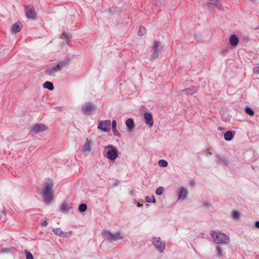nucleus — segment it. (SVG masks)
Instances as JSON below:
<instances>
[{
    "mask_svg": "<svg viewBox=\"0 0 259 259\" xmlns=\"http://www.w3.org/2000/svg\"><path fill=\"white\" fill-rule=\"evenodd\" d=\"M42 185V188H38V193L42 195L44 201L46 203L50 204L54 201L53 181L50 179H46L44 181Z\"/></svg>",
    "mask_w": 259,
    "mask_h": 259,
    "instance_id": "f257e3e1",
    "label": "nucleus"
},
{
    "mask_svg": "<svg viewBox=\"0 0 259 259\" xmlns=\"http://www.w3.org/2000/svg\"><path fill=\"white\" fill-rule=\"evenodd\" d=\"M210 235L213 241L217 244H228L230 238L227 234L219 231H211Z\"/></svg>",
    "mask_w": 259,
    "mask_h": 259,
    "instance_id": "f03ea898",
    "label": "nucleus"
},
{
    "mask_svg": "<svg viewBox=\"0 0 259 259\" xmlns=\"http://www.w3.org/2000/svg\"><path fill=\"white\" fill-rule=\"evenodd\" d=\"M103 155L107 159L115 160L118 156L117 149L112 145H108L104 147Z\"/></svg>",
    "mask_w": 259,
    "mask_h": 259,
    "instance_id": "7ed1b4c3",
    "label": "nucleus"
},
{
    "mask_svg": "<svg viewBox=\"0 0 259 259\" xmlns=\"http://www.w3.org/2000/svg\"><path fill=\"white\" fill-rule=\"evenodd\" d=\"M102 236L105 240L110 242L121 240L124 238V236L121 234L119 232L111 233L108 230L104 231L102 233Z\"/></svg>",
    "mask_w": 259,
    "mask_h": 259,
    "instance_id": "20e7f679",
    "label": "nucleus"
},
{
    "mask_svg": "<svg viewBox=\"0 0 259 259\" xmlns=\"http://www.w3.org/2000/svg\"><path fill=\"white\" fill-rule=\"evenodd\" d=\"M152 245L159 253H162L165 249L166 243L159 237H153L151 239Z\"/></svg>",
    "mask_w": 259,
    "mask_h": 259,
    "instance_id": "39448f33",
    "label": "nucleus"
},
{
    "mask_svg": "<svg viewBox=\"0 0 259 259\" xmlns=\"http://www.w3.org/2000/svg\"><path fill=\"white\" fill-rule=\"evenodd\" d=\"M111 121L110 120H99L98 129L105 133H108L110 130Z\"/></svg>",
    "mask_w": 259,
    "mask_h": 259,
    "instance_id": "423d86ee",
    "label": "nucleus"
},
{
    "mask_svg": "<svg viewBox=\"0 0 259 259\" xmlns=\"http://www.w3.org/2000/svg\"><path fill=\"white\" fill-rule=\"evenodd\" d=\"M96 108L94 105L90 102L84 104L81 107V111L83 114L90 115L95 110Z\"/></svg>",
    "mask_w": 259,
    "mask_h": 259,
    "instance_id": "0eeeda50",
    "label": "nucleus"
},
{
    "mask_svg": "<svg viewBox=\"0 0 259 259\" xmlns=\"http://www.w3.org/2000/svg\"><path fill=\"white\" fill-rule=\"evenodd\" d=\"M48 127L44 124H36L34 125L31 131L32 134H36L47 130Z\"/></svg>",
    "mask_w": 259,
    "mask_h": 259,
    "instance_id": "6e6552de",
    "label": "nucleus"
},
{
    "mask_svg": "<svg viewBox=\"0 0 259 259\" xmlns=\"http://www.w3.org/2000/svg\"><path fill=\"white\" fill-rule=\"evenodd\" d=\"M26 15L28 18L32 20L36 18V13L34 8L32 6H28L25 8Z\"/></svg>",
    "mask_w": 259,
    "mask_h": 259,
    "instance_id": "1a4fd4ad",
    "label": "nucleus"
},
{
    "mask_svg": "<svg viewBox=\"0 0 259 259\" xmlns=\"http://www.w3.org/2000/svg\"><path fill=\"white\" fill-rule=\"evenodd\" d=\"M188 194V190L186 188L181 187L179 188L178 199L182 201L184 200Z\"/></svg>",
    "mask_w": 259,
    "mask_h": 259,
    "instance_id": "9d476101",
    "label": "nucleus"
},
{
    "mask_svg": "<svg viewBox=\"0 0 259 259\" xmlns=\"http://www.w3.org/2000/svg\"><path fill=\"white\" fill-rule=\"evenodd\" d=\"M91 145H92V142L89 139H87L85 140L84 144L82 146V152H83V153L90 152L92 149Z\"/></svg>",
    "mask_w": 259,
    "mask_h": 259,
    "instance_id": "9b49d317",
    "label": "nucleus"
},
{
    "mask_svg": "<svg viewBox=\"0 0 259 259\" xmlns=\"http://www.w3.org/2000/svg\"><path fill=\"white\" fill-rule=\"evenodd\" d=\"M144 116L146 124L150 127H152L153 125V120L152 114L149 112H145Z\"/></svg>",
    "mask_w": 259,
    "mask_h": 259,
    "instance_id": "f8f14e48",
    "label": "nucleus"
},
{
    "mask_svg": "<svg viewBox=\"0 0 259 259\" xmlns=\"http://www.w3.org/2000/svg\"><path fill=\"white\" fill-rule=\"evenodd\" d=\"M53 231L56 235L59 237H68L70 234V232H64L60 228H54L53 229Z\"/></svg>",
    "mask_w": 259,
    "mask_h": 259,
    "instance_id": "ddd939ff",
    "label": "nucleus"
},
{
    "mask_svg": "<svg viewBox=\"0 0 259 259\" xmlns=\"http://www.w3.org/2000/svg\"><path fill=\"white\" fill-rule=\"evenodd\" d=\"M60 70V67L57 65L52 66L46 70V73L49 75H54L55 73Z\"/></svg>",
    "mask_w": 259,
    "mask_h": 259,
    "instance_id": "4468645a",
    "label": "nucleus"
},
{
    "mask_svg": "<svg viewBox=\"0 0 259 259\" xmlns=\"http://www.w3.org/2000/svg\"><path fill=\"white\" fill-rule=\"evenodd\" d=\"M207 4L209 7L213 8L216 7L219 9H223L222 8V5L219 2V0H208Z\"/></svg>",
    "mask_w": 259,
    "mask_h": 259,
    "instance_id": "2eb2a0df",
    "label": "nucleus"
},
{
    "mask_svg": "<svg viewBox=\"0 0 259 259\" xmlns=\"http://www.w3.org/2000/svg\"><path fill=\"white\" fill-rule=\"evenodd\" d=\"M197 91V89L194 87H192L187 89L182 90L180 92L182 94L193 95Z\"/></svg>",
    "mask_w": 259,
    "mask_h": 259,
    "instance_id": "dca6fc26",
    "label": "nucleus"
},
{
    "mask_svg": "<svg viewBox=\"0 0 259 259\" xmlns=\"http://www.w3.org/2000/svg\"><path fill=\"white\" fill-rule=\"evenodd\" d=\"M229 42L231 46L234 47L238 45L239 42V39L236 35H231L229 39Z\"/></svg>",
    "mask_w": 259,
    "mask_h": 259,
    "instance_id": "f3484780",
    "label": "nucleus"
},
{
    "mask_svg": "<svg viewBox=\"0 0 259 259\" xmlns=\"http://www.w3.org/2000/svg\"><path fill=\"white\" fill-rule=\"evenodd\" d=\"M22 26L23 25L22 23L18 21L12 25L11 29L13 33H17L21 30Z\"/></svg>",
    "mask_w": 259,
    "mask_h": 259,
    "instance_id": "a211bd4d",
    "label": "nucleus"
},
{
    "mask_svg": "<svg viewBox=\"0 0 259 259\" xmlns=\"http://www.w3.org/2000/svg\"><path fill=\"white\" fill-rule=\"evenodd\" d=\"M70 204L66 202H63L60 206L61 211L63 213L68 212L70 209Z\"/></svg>",
    "mask_w": 259,
    "mask_h": 259,
    "instance_id": "6ab92c4d",
    "label": "nucleus"
},
{
    "mask_svg": "<svg viewBox=\"0 0 259 259\" xmlns=\"http://www.w3.org/2000/svg\"><path fill=\"white\" fill-rule=\"evenodd\" d=\"M117 123L116 120H113L112 122V128L114 136L120 137V134L116 128Z\"/></svg>",
    "mask_w": 259,
    "mask_h": 259,
    "instance_id": "aec40b11",
    "label": "nucleus"
},
{
    "mask_svg": "<svg viewBox=\"0 0 259 259\" xmlns=\"http://www.w3.org/2000/svg\"><path fill=\"white\" fill-rule=\"evenodd\" d=\"M125 124H126L129 131L132 132V131H133L134 128V120L132 119H131V118L128 119L126 121Z\"/></svg>",
    "mask_w": 259,
    "mask_h": 259,
    "instance_id": "412c9836",
    "label": "nucleus"
},
{
    "mask_svg": "<svg viewBox=\"0 0 259 259\" xmlns=\"http://www.w3.org/2000/svg\"><path fill=\"white\" fill-rule=\"evenodd\" d=\"M231 218L233 220L237 221L240 219V214L238 211L234 210L231 212Z\"/></svg>",
    "mask_w": 259,
    "mask_h": 259,
    "instance_id": "4be33fe9",
    "label": "nucleus"
},
{
    "mask_svg": "<svg viewBox=\"0 0 259 259\" xmlns=\"http://www.w3.org/2000/svg\"><path fill=\"white\" fill-rule=\"evenodd\" d=\"M234 136V134L231 131H228L225 133L224 138L225 140L230 141L233 139Z\"/></svg>",
    "mask_w": 259,
    "mask_h": 259,
    "instance_id": "5701e85b",
    "label": "nucleus"
},
{
    "mask_svg": "<svg viewBox=\"0 0 259 259\" xmlns=\"http://www.w3.org/2000/svg\"><path fill=\"white\" fill-rule=\"evenodd\" d=\"M153 49L154 51L160 52L161 50L163 49V47L160 46L159 42L154 41L153 42Z\"/></svg>",
    "mask_w": 259,
    "mask_h": 259,
    "instance_id": "b1692460",
    "label": "nucleus"
},
{
    "mask_svg": "<svg viewBox=\"0 0 259 259\" xmlns=\"http://www.w3.org/2000/svg\"><path fill=\"white\" fill-rule=\"evenodd\" d=\"M44 88L48 89L50 91L53 90L54 88L53 83L49 81L45 82L44 84Z\"/></svg>",
    "mask_w": 259,
    "mask_h": 259,
    "instance_id": "393cba45",
    "label": "nucleus"
},
{
    "mask_svg": "<svg viewBox=\"0 0 259 259\" xmlns=\"http://www.w3.org/2000/svg\"><path fill=\"white\" fill-rule=\"evenodd\" d=\"M69 64V60H64L62 61L59 62L58 64H57L58 66H59V67H60V70L62 68L66 67Z\"/></svg>",
    "mask_w": 259,
    "mask_h": 259,
    "instance_id": "a878e982",
    "label": "nucleus"
},
{
    "mask_svg": "<svg viewBox=\"0 0 259 259\" xmlns=\"http://www.w3.org/2000/svg\"><path fill=\"white\" fill-rule=\"evenodd\" d=\"M158 165L160 167H165L167 166L168 163L166 160L164 159H161L158 161Z\"/></svg>",
    "mask_w": 259,
    "mask_h": 259,
    "instance_id": "bb28decb",
    "label": "nucleus"
},
{
    "mask_svg": "<svg viewBox=\"0 0 259 259\" xmlns=\"http://www.w3.org/2000/svg\"><path fill=\"white\" fill-rule=\"evenodd\" d=\"M245 112L250 116H252L254 115V111L253 110L249 107H246L245 108Z\"/></svg>",
    "mask_w": 259,
    "mask_h": 259,
    "instance_id": "cd10ccee",
    "label": "nucleus"
},
{
    "mask_svg": "<svg viewBox=\"0 0 259 259\" xmlns=\"http://www.w3.org/2000/svg\"><path fill=\"white\" fill-rule=\"evenodd\" d=\"M78 209L80 212H83L87 210V205L84 203L81 204L79 205Z\"/></svg>",
    "mask_w": 259,
    "mask_h": 259,
    "instance_id": "c85d7f7f",
    "label": "nucleus"
},
{
    "mask_svg": "<svg viewBox=\"0 0 259 259\" xmlns=\"http://www.w3.org/2000/svg\"><path fill=\"white\" fill-rule=\"evenodd\" d=\"M164 191V188L163 187L160 186L157 188L156 190V194L158 195H161Z\"/></svg>",
    "mask_w": 259,
    "mask_h": 259,
    "instance_id": "c756f323",
    "label": "nucleus"
},
{
    "mask_svg": "<svg viewBox=\"0 0 259 259\" xmlns=\"http://www.w3.org/2000/svg\"><path fill=\"white\" fill-rule=\"evenodd\" d=\"M146 28L143 26H141L138 31V35L140 36H142L146 33Z\"/></svg>",
    "mask_w": 259,
    "mask_h": 259,
    "instance_id": "7c9ffc66",
    "label": "nucleus"
},
{
    "mask_svg": "<svg viewBox=\"0 0 259 259\" xmlns=\"http://www.w3.org/2000/svg\"><path fill=\"white\" fill-rule=\"evenodd\" d=\"M145 201L148 203L155 202V199L153 196L151 197L150 196H146L145 197Z\"/></svg>",
    "mask_w": 259,
    "mask_h": 259,
    "instance_id": "2f4dec72",
    "label": "nucleus"
},
{
    "mask_svg": "<svg viewBox=\"0 0 259 259\" xmlns=\"http://www.w3.org/2000/svg\"><path fill=\"white\" fill-rule=\"evenodd\" d=\"M24 252L26 255V259H33V256L30 251L25 250Z\"/></svg>",
    "mask_w": 259,
    "mask_h": 259,
    "instance_id": "473e14b6",
    "label": "nucleus"
},
{
    "mask_svg": "<svg viewBox=\"0 0 259 259\" xmlns=\"http://www.w3.org/2000/svg\"><path fill=\"white\" fill-rule=\"evenodd\" d=\"M216 249L217 256L219 257H221L223 255L222 249L220 246H217L216 247Z\"/></svg>",
    "mask_w": 259,
    "mask_h": 259,
    "instance_id": "72a5a7b5",
    "label": "nucleus"
},
{
    "mask_svg": "<svg viewBox=\"0 0 259 259\" xmlns=\"http://www.w3.org/2000/svg\"><path fill=\"white\" fill-rule=\"evenodd\" d=\"M159 52L154 51V52L151 55H150V59H156L159 56Z\"/></svg>",
    "mask_w": 259,
    "mask_h": 259,
    "instance_id": "f704fd0d",
    "label": "nucleus"
},
{
    "mask_svg": "<svg viewBox=\"0 0 259 259\" xmlns=\"http://www.w3.org/2000/svg\"><path fill=\"white\" fill-rule=\"evenodd\" d=\"M62 35L65 38V39H66V40H69L70 38H71V35L66 33H63Z\"/></svg>",
    "mask_w": 259,
    "mask_h": 259,
    "instance_id": "c9c22d12",
    "label": "nucleus"
},
{
    "mask_svg": "<svg viewBox=\"0 0 259 259\" xmlns=\"http://www.w3.org/2000/svg\"><path fill=\"white\" fill-rule=\"evenodd\" d=\"M2 253H5L10 251V249L9 248H4L2 249Z\"/></svg>",
    "mask_w": 259,
    "mask_h": 259,
    "instance_id": "e433bc0d",
    "label": "nucleus"
},
{
    "mask_svg": "<svg viewBox=\"0 0 259 259\" xmlns=\"http://www.w3.org/2000/svg\"><path fill=\"white\" fill-rule=\"evenodd\" d=\"M253 71L254 73H259V67L254 68L253 69Z\"/></svg>",
    "mask_w": 259,
    "mask_h": 259,
    "instance_id": "4c0bfd02",
    "label": "nucleus"
},
{
    "mask_svg": "<svg viewBox=\"0 0 259 259\" xmlns=\"http://www.w3.org/2000/svg\"><path fill=\"white\" fill-rule=\"evenodd\" d=\"M48 224V222L47 221H44L43 222H42L41 225L42 226L46 227V226H47Z\"/></svg>",
    "mask_w": 259,
    "mask_h": 259,
    "instance_id": "58836bf2",
    "label": "nucleus"
},
{
    "mask_svg": "<svg viewBox=\"0 0 259 259\" xmlns=\"http://www.w3.org/2000/svg\"><path fill=\"white\" fill-rule=\"evenodd\" d=\"M255 227L256 228L259 229V221L255 222Z\"/></svg>",
    "mask_w": 259,
    "mask_h": 259,
    "instance_id": "ea45409f",
    "label": "nucleus"
},
{
    "mask_svg": "<svg viewBox=\"0 0 259 259\" xmlns=\"http://www.w3.org/2000/svg\"><path fill=\"white\" fill-rule=\"evenodd\" d=\"M0 213H1L0 217H2V215H5V214H6L5 212L4 211H1L0 212Z\"/></svg>",
    "mask_w": 259,
    "mask_h": 259,
    "instance_id": "a19ab883",
    "label": "nucleus"
},
{
    "mask_svg": "<svg viewBox=\"0 0 259 259\" xmlns=\"http://www.w3.org/2000/svg\"><path fill=\"white\" fill-rule=\"evenodd\" d=\"M204 205L206 207H207L209 205V203H208V202H205L204 203Z\"/></svg>",
    "mask_w": 259,
    "mask_h": 259,
    "instance_id": "79ce46f5",
    "label": "nucleus"
},
{
    "mask_svg": "<svg viewBox=\"0 0 259 259\" xmlns=\"http://www.w3.org/2000/svg\"><path fill=\"white\" fill-rule=\"evenodd\" d=\"M141 206V205L139 203H138V207H140Z\"/></svg>",
    "mask_w": 259,
    "mask_h": 259,
    "instance_id": "37998d69",
    "label": "nucleus"
}]
</instances>
